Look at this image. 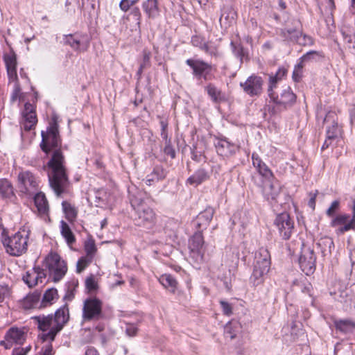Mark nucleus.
I'll return each mask as SVG.
<instances>
[{
	"mask_svg": "<svg viewBox=\"0 0 355 355\" xmlns=\"http://www.w3.org/2000/svg\"><path fill=\"white\" fill-rule=\"evenodd\" d=\"M297 44L303 46H310L313 44V40L310 36L306 35H302V33L300 32L299 40H297Z\"/></svg>",
	"mask_w": 355,
	"mask_h": 355,
	"instance_id": "obj_55",
	"label": "nucleus"
},
{
	"mask_svg": "<svg viewBox=\"0 0 355 355\" xmlns=\"http://www.w3.org/2000/svg\"><path fill=\"white\" fill-rule=\"evenodd\" d=\"M50 187L57 196L67 191L69 180L64 165V157L60 150H55L47 164Z\"/></svg>",
	"mask_w": 355,
	"mask_h": 355,
	"instance_id": "obj_2",
	"label": "nucleus"
},
{
	"mask_svg": "<svg viewBox=\"0 0 355 355\" xmlns=\"http://www.w3.org/2000/svg\"><path fill=\"white\" fill-rule=\"evenodd\" d=\"M42 138L40 146L42 150L46 153H48L53 148H57L60 145L58 125L55 117L52 118V121L46 132H42Z\"/></svg>",
	"mask_w": 355,
	"mask_h": 355,
	"instance_id": "obj_8",
	"label": "nucleus"
},
{
	"mask_svg": "<svg viewBox=\"0 0 355 355\" xmlns=\"http://www.w3.org/2000/svg\"><path fill=\"white\" fill-rule=\"evenodd\" d=\"M62 207L66 218L71 223L73 222L78 214V210L76 207L65 200L62 202Z\"/></svg>",
	"mask_w": 355,
	"mask_h": 355,
	"instance_id": "obj_35",
	"label": "nucleus"
},
{
	"mask_svg": "<svg viewBox=\"0 0 355 355\" xmlns=\"http://www.w3.org/2000/svg\"><path fill=\"white\" fill-rule=\"evenodd\" d=\"M231 46L234 55L242 60L245 54L243 48L240 44H235L233 42H231Z\"/></svg>",
	"mask_w": 355,
	"mask_h": 355,
	"instance_id": "obj_51",
	"label": "nucleus"
},
{
	"mask_svg": "<svg viewBox=\"0 0 355 355\" xmlns=\"http://www.w3.org/2000/svg\"><path fill=\"white\" fill-rule=\"evenodd\" d=\"M45 264L53 282L60 281L67 272L64 260L56 252H50L45 258Z\"/></svg>",
	"mask_w": 355,
	"mask_h": 355,
	"instance_id": "obj_7",
	"label": "nucleus"
},
{
	"mask_svg": "<svg viewBox=\"0 0 355 355\" xmlns=\"http://www.w3.org/2000/svg\"><path fill=\"white\" fill-rule=\"evenodd\" d=\"M322 57H323L322 52L311 51L307 52L306 54H304L300 58V62L303 64L304 62H306L316 60L318 58Z\"/></svg>",
	"mask_w": 355,
	"mask_h": 355,
	"instance_id": "obj_48",
	"label": "nucleus"
},
{
	"mask_svg": "<svg viewBox=\"0 0 355 355\" xmlns=\"http://www.w3.org/2000/svg\"><path fill=\"white\" fill-rule=\"evenodd\" d=\"M236 17V12L231 6L223 8L220 17V23L225 27L231 26Z\"/></svg>",
	"mask_w": 355,
	"mask_h": 355,
	"instance_id": "obj_26",
	"label": "nucleus"
},
{
	"mask_svg": "<svg viewBox=\"0 0 355 355\" xmlns=\"http://www.w3.org/2000/svg\"><path fill=\"white\" fill-rule=\"evenodd\" d=\"M220 303L223 313L227 315H230L232 313V309L231 305L225 301H220Z\"/></svg>",
	"mask_w": 355,
	"mask_h": 355,
	"instance_id": "obj_60",
	"label": "nucleus"
},
{
	"mask_svg": "<svg viewBox=\"0 0 355 355\" xmlns=\"http://www.w3.org/2000/svg\"><path fill=\"white\" fill-rule=\"evenodd\" d=\"M186 63L193 70V76L198 79L208 80L211 78V65L198 59H188Z\"/></svg>",
	"mask_w": 355,
	"mask_h": 355,
	"instance_id": "obj_14",
	"label": "nucleus"
},
{
	"mask_svg": "<svg viewBox=\"0 0 355 355\" xmlns=\"http://www.w3.org/2000/svg\"><path fill=\"white\" fill-rule=\"evenodd\" d=\"M206 90L209 97L215 103L220 102L225 98L224 94L212 84H209L206 87Z\"/></svg>",
	"mask_w": 355,
	"mask_h": 355,
	"instance_id": "obj_39",
	"label": "nucleus"
},
{
	"mask_svg": "<svg viewBox=\"0 0 355 355\" xmlns=\"http://www.w3.org/2000/svg\"><path fill=\"white\" fill-rule=\"evenodd\" d=\"M277 105H282L286 107L288 105L293 104L296 99L295 94L292 92L290 87H286L282 89L280 96L275 95V98H270Z\"/></svg>",
	"mask_w": 355,
	"mask_h": 355,
	"instance_id": "obj_19",
	"label": "nucleus"
},
{
	"mask_svg": "<svg viewBox=\"0 0 355 355\" xmlns=\"http://www.w3.org/2000/svg\"><path fill=\"white\" fill-rule=\"evenodd\" d=\"M270 266V256L266 248H261L255 253L253 272L250 281L254 286H258L263 282V276L266 275Z\"/></svg>",
	"mask_w": 355,
	"mask_h": 355,
	"instance_id": "obj_4",
	"label": "nucleus"
},
{
	"mask_svg": "<svg viewBox=\"0 0 355 355\" xmlns=\"http://www.w3.org/2000/svg\"><path fill=\"white\" fill-rule=\"evenodd\" d=\"M27 333L25 327H12L6 331L4 340L0 342V345L8 349L13 345H23L26 340Z\"/></svg>",
	"mask_w": 355,
	"mask_h": 355,
	"instance_id": "obj_11",
	"label": "nucleus"
},
{
	"mask_svg": "<svg viewBox=\"0 0 355 355\" xmlns=\"http://www.w3.org/2000/svg\"><path fill=\"white\" fill-rule=\"evenodd\" d=\"M10 287L6 284H0V303L6 302L11 297Z\"/></svg>",
	"mask_w": 355,
	"mask_h": 355,
	"instance_id": "obj_44",
	"label": "nucleus"
},
{
	"mask_svg": "<svg viewBox=\"0 0 355 355\" xmlns=\"http://www.w3.org/2000/svg\"><path fill=\"white\" fill-rule=\"evenodd\" d=\"M190 258L196 263H200L204 259V240L201 232H196L189 241Z\"/></svg>",
	"mask_w": 355,
	"mask_h": 355,
	"instance_id": "obj_13",
	"label": "nucleus"
},
{
	"mask_svg": "<svg viewBox=\"0 0 355 355\" xmlns=\"http://www.w3.org/2000/svg\"><path fill=\"white\" fill-rule=\"evenodd\" d=\"M60 228L61 235L68 245H72L76 241V239L69 225L65 221L61 220Z\"/></svg>",
	"mask_w": 355,
	"mask_h": 355,
	"instance_id": "obj_34",
	"label": "nucleus"
},
{
	"mask_svg": "<svg viewBox=\"0 0 355 355\" xmlns=\"http://www.w3.org/2000/svg\"><path fill=\"white\" fill-rule=\"evenodd\" d=\"M274 224L278 230L279 236L284 240L289 239L295 232L294 220L286 212L277 215Z\"/></svg>",
	"mask_w": 355,
	"mask_h": 355,
	"instance_id": "obj_12",
	"label": "nucleus"
},
{
	"mask_svg": "<svg viewBox=\"0 0 355 355\" xmlns=\"http://www.w3.org/2000/svg\"><path fill=\"white\" fill-rule=\"evenodd\" d=\"M6 69L9 80L12 81L14 83H17V68H8Z\"/></svg>",
	"mask_w": 355,
	"mask_h": 355,
	"instance_id": "obj_58",
	"label": "nucleus"
},
{
	"mask_svg": "<svg viewBox=\"0 0 355 355\" xmlns=\"http://www.w3.org/2000/svg\"><path fill=\"white\" fill-rule=\"evenodd\" d=\"M159 283L171 293H174L177 290L178 282L170 274H164L159 278Z\"/></svg>",
	"mask_w": 355,
	"mask_h": 355,
	"instance_id": "obj_30",
	"label": "nucleus"
},
{
	"mask_svg": "<svg viewBox=\"0 0 355 355\" xmlns=\"http://www.w3.org/2000/svg\"><path fill=\"white\" fill-rule=\"evenodd\" d=\"M40 299L38 293H33L26 295L22 301V306L25 309H33L37 306Z\"/></svg>",
	"mask_w": 355,
	"mask_h": 355,
	"instance_id": "obj_36",
	"label": "nucleus"
},
{
	"mask_svg": "<svg viewBox=\"0 0 355 355\" xmlns=\"http://www.w3.org/2000/svg\"><path fill=\"white\" fill-rule=\"evenodd\" d=\"M130 204L135 210L134 220L137 225L150 229L154 226L156 221L155 214L152 209L147 206L143 199L142 194L130 196Z\"/></svg>",
	"mask_w": 355,
	"mask_h": 355,
	"instance_id": "obj_3",
	"label": "nucleus"
},
{
	"mask_svg": "<svg viewBox=\"0 0 355 355\" xmlns=\"http://www.w3.org/2000/svg\"><path fill=\"white\" fill-rule=\"evenodd\" d=\"M340 202L338 200L333 201L326 211V214L327 216L331 217V218L335 216V212L339 209Z\"/></svg>",
	"mask_w": 355,
	"mask_h": 355,
	"instance_id": "obj_52",
	"label": "nucleus"
},
{
	"mask_svg": "<svg viewBox=\"0 0 355 355\" xmlns=\"http://www.w3.org/2000/svg\"><path fill=\"white\" fill-rule=\"evenodd\" d=\"M37 278V271H34L33 269L26 272V275L23 277V280L28 287H33L38 284Z\"/></svg>",
	"mask_w": 355,
	"mask_h": 355,
	"instance_id": "obj_46",
	"label": "nucleus"
},
{
	"mask_svg": "<svg viewBox=\"0 0 355 355\" xmlns=\"http://www.w3.org/2000/svg\"><path fill=\"white\" fill-rule=\"evenodd\" d=\"M85 251L86 256L94 258L96 252V247L94 242L91 241L86 242L85 244Z\"/></svg>",
	"mask_w": 355,
	"mask_h": 355,
	"instance_id": "obj_50",
	"label": "nucleus"
},
{
	"mask_svg": "<svg viewBox=\"0 0 355 355\" xmlns=\"http://www.w3.org/2000/svg\"><path fill=\"white\" fill-rule=\"evenodd\" d=\"M252 159L254 167L261 175L266 178L272 177V173L271 171L257 153H252Z\"/></svg>",
	"mask_w": 355,
	"mask_h": 355,
	"instance_id": "obj_23",
	"label": "nucleus"
},
{
	"mask_svg": "<svg viewBox=\"0 0 355 355\" xmlns=\"http://www.w3.org/2000/svg\"><path fill=\"white\" fill-rule=\"evenodd\" d=\"M3 60L6 69L17 68V57L13 51H10L9 53H5Z\"/></svg>",
	"mask_w": 355,
	"mask_h": 355,
	"instance_id": "obj_43",
	"label": "nucleus"
},
{
	"mask_svg": "<svg viewBox=\"0 0 355 355\" xmlns=\"http://www.w3.org/2000/svg\"><path fill=\"white\" fill-rule=\"evenodd\" d=\"M303 64L300 62L294 68L293 73V78L295 82H298L302 74Z\"/></svg>",
	"mask_w": 355,
	"mask_h": 355,
	"instance_id": "obj_54",
	"label": "nucleus"
},
{
	"mask_svg": "<svg viewBox=\"0 0 355 355\" xmlns=\"http://www.w3.org/2000/svg\"><path fill=\"white\" fill-rule=\"evenodd\" d=\"M95 198L98 207L110 205L112 203V195L103 189H99L95 193Z\"/></svg>",
	"mask_w": 355,
	"mask_h": 355,
	"instance_id": "obj_32",
	"label": "nucleus"
},
{
	"mask_svg": "<svg viewBox=\"0 0 355 355\" xmlns=\"http://www.w3.org/2000/svg\"><path fill=\"white\" fill-rule=\"evenodd\" d=\"M53 340H41L43 344L39 355H53L55 352L51 343Z\"/></svg>",
	"mask_w": 355,
	"mask_h": 355,
	"instance_id": "obj_49",
	"label": "nucleus"
},
{
	"mask_svg": "<svg viewBox=\"0 0 355 355\" xmlns=\"http://www.w3.org/2000/svg\"><path fill=\"white\" fill-rule=\"evenodd\" d=\"M344 41L352 53L355 54V34L348 30H341Z\"/></svg>",
	"mask_w": 355,
	"mask_h": 355,
	"instance_id": "obj_41",
	"label": "nucleus"
},
{
	"mask_svg": "<svg viewBox=\"0 0 355 355\" xmlns=\"http://www.w3.org/2000/svg\"><path fill=\"white\" fill-rule=\"evenodd\" d=\"M300 31L297 28H285L282 29L280 36L284 41L290 42H296L299 40Z\"/></svg>",
	"mask_w": 355,
	"mask_h": 355,
	"instance_id": "obj_33",
	"label": "nucleus"
},
{
	"mask_svg": "<svg viewBox=\"0 0 355 355\" xmlns=\"http://www.w3.org/2000/svg\"><path fill=\"white\" fill-rule=\"evenodd\" d=\"M352 211V215L347 213H341L334 216L330 222V226L335 228L337 235H342L350 230H355V198L348 205Z\"/></svg>",
	"mask_w": 355,
	"mask_h": 355,
	"instance_id": "obj_5",
	"label": "nucleus"
},
{
	"mask_svg": "<svg viewBox=\"0 0 355 355\" xmlns=\"http://www.w3.org/2000/svg\"><path fill=\"white\" fill-rule=\"evenodd\" d=\"M165 144L166 145L164 149V153L169 155L171 158H174L175 157V152L171 144V139H168L167 142L165 141Z\"/></svg>",
	"mask_w": 355,
	"mask_h": 355,
	"instance_id": "obj_57",
	"label": "nucleus"
},
{
	"mask_svg": "<svg viewBox=\"0 0 355 355\" xmlns=\"http://www.w3.org/2000/svg\"><path fill=\"white\" fill-rule=\"evenodd\" d=\"M286 73V70L284 68H280L275 75L270 76L268 88V94L270 98H275V95L276 94L275 93L274 89L277 88L278 83L282 79Z\"/></svg>",
	"mask_w": 355,
	"mask_h": 355,
	"instance_id": "obj_22",
	"label": "nucleus"
},
{
	"mask_svg": "<svg viewBox=\"0 0 355 355\" xmlns=\"http://www.w3.org/2000/svg\"><path fill=\"white\" fill-rule=\"evenodd\" d=\"M34 271H37V279L38 281V283H42V281L46 277V274L44 271L42 269H40V268H33Z\"/></svg>",
	"mask_w": 355,
	"mask_h": 355,
	"instance_id": "obj_62",
	"label": "nucleus"
},
{
	"mask_svg": "<svg viewBox=\"0 0 355 355\" xmlns=\"http://www.w3.org/2000/svg\"><path fill=\"white\" fill-rule=\"evenodd\" d=\"M103 303L96 297L85 300L83 307V322L96 321L104 318Z\"/></svg>",
	"mask_w": 355,
	"mask_h": 355,
	"instance_id": "obj_9",
	"label": "nucleus"
},
{
	"mask_svg": "<svg viewBox=\"0 0 355 355\" xmlns=\"http://www.w3.org/2000/svg\"><path fill=\"white\" fill-rule=\"evenodd\" d=\"M58 299V291L55 288H49L43 295L42 304L44 306L53 304Z\"/></svg>",
	"mask_w": 355,
	"mask_h": 355,
	"instance_id": "obj_40",
	"label": "nucleus"
},
{
	"mask_svg": "<svg viewBox=\"0 0 355 355\" xmlns=\"http://www.w3.org/2000/svg\"><path fill=\"white\" fill-rule=\"evenodd\" d=\"M125 331L128 336H134L137 331V327L134 324L127 323Z\"/></svg>",
	"mask_w": 355,
	"mask_h": 355,
	"instance_id": "obj_61",
	"label": "nucleus"
},
{
	"mask_svg": "<svg viewBox=\"0 0 355 355\" xmlns=\"http://www.w3.org/2000/svg\"><path fill=\"white\" fill-rule=\"evenodd\" d=\"M21 128L26 131L35 128L37 118L35 112V108L33 104L26 103L24 108L21 111Z\"/></svg>",
	"mask_w": 355,
	"mask_h": 355,
	"instance_id": "obj_16",
	"label": "nucleus"
},
{
	"mask_svg": "<svg viewBox=\"0 0 355 355\" xmlns=\"http://www.w3.org/2000/svg\"><path fill=\"white\" fill-rule=\"evenodd\" d=\"M241 331V324L237 320H232L228 322L224 327V334L226 338H229L230 339H233L236 337V336Z\"/></svg>",
	"mask_w": 355,
	"mask_h": 355,
	"instance_id": "obj_28",
	"label": "nucleus"
},
{
	"mask_svg": "<svg viewBox=\"0 0 355 355\" xmlns=\"http://www.w3.org/2000/svg\"><path fill=\"white\" fill-rule=\"evenodd\" d=\"M69 317L68 307L64 305L58 309L54 315H38L33 318L38 329L40 340H54L56 334L62 330Z\"/></svg>",
	"mask_w": 355,
	"mask_h": 355,
	"instance_id": "obj_1",
	"label": "nucleus"
},
{
	"mask_svg": "<svg viewBox=\"0 0 355 355\" xmlns=\"http://www.w3.org/2000/svg\"><path fill=\"white\" fill-rule=\"evenodd\" d=\"M209 175L205 169L197 170L191 176L187 179V183L191 186L197 187L205 182Z\"/></svg>",
	"mask_w": 355,
	"mask_h": 355,
	"instance_id": "obj_31",
	"label": "nucleus"
},
{
	"mask_svg": "<svg viewBox=\"0 0 355 355\" xmlns=\"http://www.w3.org/2000/svg\"><path fill=\"white\" fill-rule=\"evenodd\" d=\"M142 9L147 17L155 19L160 15L158 0H146L142 3Z\"/></svg>",
	"mask_w": 355,
	"mask_h": 355,
	"instance_id": "obj_20",
	"label": "nucleus"
},
{
	"mask_svg": "<svg viewBox=\"0 0 355 355\" xmlns=\"http://www.w3.org/2000/svg\"><path fill=\"white\" fill-rule=\"evenodd\" d=\"M35 205L41 216H46L49 212V204L44 193H37L34 196Z\"/></svg>",
	"mask_w": 355,
	"mask_h": 355,
	"instance_id": "obj_25",
	"label": "nucleus"
},
{
	"mask_svg": "<svg viewBox=\"0 0 355 355\" xmlns=\"http://www.w3.org/2000/svg\"><path fill=\"white\" fill-rule=\"evenodd\" d=\"M324 121L327 124L326 139L322 146V150H324L336 144L339 141L340 138L342 137L343 135V128L338 123L335 112H328L324 119Z\"/></svg>",
	"mask_w": 355,
	"mask_h": 355,
	"instance_id": "obj_6",
	"label": "nucleus"
},
{
	"mask_svg": "<svg viewBox=\"0 0 355 355\" xmlns=\"http://www.w3.org/2000/svg\"><path fill=\"white\" fill-rule=\"evenodd\" d=\"M302 270L309 275L313 272L315 267V257L313 250H304L299 259Z\"/></svg>",
	"mask_w": 355,
	"mask_h": 355,
	"instance_id": "obj_18",
	"label": "nucleus"
},
{
	"mask_svg": "<svg viewBox=\"0 0 355 355\" xmlns=\"http://www.w3.org/2000/svg\"><path fill=\"white\" fill-rule=\"evenodd\" d=\"M214 214V209L211 207H207L201 211L196 218V225L200 229L206 228L211 222Z\"/></svg>",
	"mask_w": 355,
	"mask_h": 355,
	"instance_id": "obj_24",
	"label": "nucleus"
},
{
	"mask_svg": "<svg viewBox=\"0 0 355 355\" xmlns=\"http://www.w3.org/2000/svg\"><path fill=\"white\" fill-rule=\"evenodd\" d=\"M191 43L193 46L199 47L205 52L211 53L209 51V44L200 36L196 35L192 37Z\"/></svg>",
	"mask_w": 355,
	"mask_h": 355,
	"instance_id": "obj_47",
	"label": "nucleus"
},
{
	"mask_svg": "<svg viewBox=\"0 0 355 355\" xmlns=\"http://www.w3.org/2000/svg\"><path fill=\"white\" fill-rule=\"evenodd\" d=\"M217 153L222 156H227L235 152L236 146L226 139H218L215 143Z\"/></svg>",
	"mask_w": 355,
	"mask_h": 355,
	"instance_id": "obj_21",
	"label": "nucleus"
},
{
	"mask_svg": "<svg viewBox=\"0 0 355 355\" xmlns=\"http://www.w3.org/2000/svg\"><path fill=\"white\" fill-rule=\"evenodd\" d=\"M336 328L345 334L352 333L355 330V322L350 319L335 320Z\"/></svg>",
	"mask_w": 355,
	"mask_h": 355,
	"instance_id": "obj_29",
	"label": "nucleus"
},
{
	"mask_svg": "<svg viewBox=\"0 0 355 355\" xmlns=\"http://www.w3.org/2000/svg\"><path fill=\"white\" fill-rule=\"evenodd\" d=\"M166 175V173L162 166H156L153 171L146 176L145 179L146 184L150 186L153 183L165 178Z\"/></svg>",
	"mask_w": 355,
	"mask_h": 355,
	"instance_id": "obj_27",
	"label": "nucleus"
},
{
	"mask_svg": "<svg viewBox=\"0 0 355 355\" xmlns=\"http://www.w3.org/2000/svg\"><path fill=\"white\" fill-rule=\"evenodd\" d=\"M318 245L321 248V252L324 257L331 254L332 250L334 248V241L329 237L320 239Z\"/></svg>",
	"mask_w": 355,
	"mask_h": 355,
	"instance_id": "obj_38",
	"label": "nucleus"
},
{
	"mask_svg": "<svg viewBox=\"0 0 355 355\" xmlns=\"http://www.w3.org/2000/svg\"><path fill=\"white\" fill-rule=\"evenodd\" d=\"M160 125H161V128H162L161 137L164 140H165V141L167 142V140L168 139V132H167L168 124L166 121L162 120L160 121Z\"/></svg>",
	"mask_w": 355,
	"mask_h": 355,
	"instance_id": "obj_59",
	"label": "nucleus"
},
{
	"mask_svg": "<svg viewBox=\"0 0 355 355\" xmlns=\"http://www.w3.org/2000/svg\"><path fill=\"white\" fill-rule=\"evenodd\" d=\"M0 196L6 199H10L14 196L13 187L6 179L0 180Z\"/></svg>",
	"mask_w": 355,
	"mask_h": 355,
	"instance_id": "obj_37",
	"label": "nucleus"
},
{
	"mask_svg": "<svg viewBox=\"0 0 355 355\" xmlns=\"http://www.w3.org/2000/svg\"><path fill=\"white\" fill-rule=\"evenodd\" d=\"M18 180L20 191L25 194L31 195L37 189V179L30 171L20 173L18 176Z\"/></svg>",
	"mask_w": 355,
	"mask_h": 355,
	"instance_id": "obj_15",
	"label": "nucleus"
},
{
	"mask_svg": "<svg viewBox=\"0 0 355 355\" xmlns=\"http://www.w3.org/2000/svg\"><path fill=\"white\" fill-rule=\"evenodd\" d=\"M31 349V345H27L25 347H16L15 348L11 355H27Z\"/></svg>",
	"mask_w": 355,
	"mask_h": 355,
	"instance_id": "obj_56",
	"label": "nucleus"
},
{
	"mask_svg": "<svg viewBox=\"0 0 355 355\" xmlns=\"http://www.w3.org/2000/svg\"><path fill=\"white\" fill-rule=\"evenodd\" d=\"M85 286L89 291H94L97 288V282L93 275H90L85 279Z\"/></svg>",
	"mask_w": 355,
	"mask_h": 355,
	"instance_id": "obj_53",
	"label": "nucleus"
},
{
	"mask_svg": "<svg viewBox=\"0 0 355 355\" xmlns=\"http://www.w3.org/2000/svg\"><path fill=\"white\" fill-rule=\"evenodd\" d=\"M350 122L352 125L355 127V107H353L349 110Z\"/></svg>",
	"mask_w": 355,
	"mask_h": 355,
	"instance_id": "obj_64",
	"label": "nucleus"
},
{
	"mask_svg": "<svg viewBox=\"0 0 355 355\" xmlns=\"http://www.w3.org/2000/svg\"><path fill=\"white\" fill-rule=\"evenodd\" d=\"M130 7V0H121L119 3V8L123 12H127Z\"/></svg>",
	"mask_w": 355,
	"mask_h": 355,
	"instance_id": "obj_63",
	"label": "nucleus"
},
{
	"mask_svg": "<svg viewBox=\"0 0 355 355\" xmlns=\"http://www.w3.org/2000/svg\"><path fill=\"white\" fill-rule=\"evenodd\" d=\"M91 36L84 33H75L64 36L63 41L77 53L86 52L90 46Z\"/></svg>",
	"mask_w": 355,
	"mask_h": 355,
	"instance_id": "obj_10",
	"label": "nucleus"
},
{
	"mask_svg": "<svg viewBox=\"0 0 355 355\" xmlns=\"http://www.w3.org/2000/svg\"><path fill=\"white\" fill-rule=\"evenodd\" d=\"M93 259L86 255L80 257L76 264V272L80 273L83 271L92 262Z\"/></svg>",
	"mask_w": 355,
	"mask_h": 355,
	"instance_id": "obj_45",
	"label": "nucleus"
},
{
	"mask_svg": "<svg viewBox=\"0 0 355 355\" xmlns=\"http://www.w3.org/2000/svg\"><path fill=\"white\" fill-rule=\"evenodd\" d=\"M263 83V80L260 76L252 75L244 83H241L240 86L245 94L250 96H254L261 94Z\"/></svg>",
	"mask_w": 355,
	"mask_h": 355,
	"instance_id": "obj_17",
	"label": "nucleus"
},
{
	"mask_svg": "<svg viewBox=\"0 0 355 355\" xmlns=\"http://www.w3.org/2000/svg\"><path fill=\"white\" fill-rule=\"evenodd\" d=\"M10 100L12 103H16L17 105L24 101V94L21 93V88L18 83H15L13 85V92L11 94Z\"/></svg>",
	"mask_w": 355,
	"mask_h": 355,
	"instance_id": "obj_42",
	"label": "nucleus"
}]
</instances>
